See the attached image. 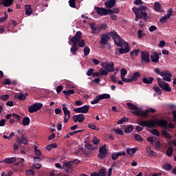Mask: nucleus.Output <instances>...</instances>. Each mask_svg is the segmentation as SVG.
<instances>
[{
  "mask_svg": "<svg viewBox=\"0 0 176 176\" xmlns=\"http://www.w3.org/2000/svg\"><path fill=\"white\" fill-rule=\"evenodd\" d=\"M111 36L114 41L115 45L119 47H123L124 43H126L123 38H121V36H119L118 34H117L116 32H110L107 34H102L101 36H100V44L106 45L107 43L111 40Z\"/></svg>",
  "mask_w": 176,
  "mask_h": 176,
  "instance_id": "obj_1",
  "label": "nucleus"
},
{
  "mask_svg": "<svg viewBox=\"0 0 176 176\" xmlns=\"http://www.w3.org/2000/svg\"><path fill=\"white\" fill-rule=\"evenodd\" d=\"M167 121L166 120H146V121H139L138 124L140 126H144L148 129H152L157 126H161L163 129H167Z\"/></svg>",
  "mask_w": 176,
  "mask_h": 176,
  "instance_id": "obj_2",
  "label": "nucleus"
},
{
  "mask_svg": "<svg viewBox=\"0 0 176 176\" xmlns=\"http://www.w3.org/2000/svg\"><path fill=\"white\" fill-rule=\"evenodd\" d=\"M133 12H134L135 15V21H139L140 19H143L144 21H147V17L148 14H147V6H140L138 7H133L132 8Z\"/></svg>",
  "mask_w": 176,
  "mask_h": 176,
  "instance_id": "obj_3",
  "label": "nucleus"
},
{
  "mask_svg": "<svg viewBox=\"0 0 176 176\" xmlns=\"http://www.w3.org/2000/svg\"><path fill=\"white\" fill-rule=\"evenodd\" d=\"M82 38V33L80 31H77L76 34H74V36L72 37V38L69 40L71 43H72V47L69 50L70 52L72 55H76V52H78V42L79 40H80Z\"/></svg>",
  "mask_w": 176,
  "mask_h": 176,
  "instance_id": "obj_4",
  "label": "nucleus"
},
{
  "mask_svg": "<svg viewBox=\"0 0 176 176\" xmlns=\"http://www.w3.org/2000/svg\"><path fill=\"white\" fill-rule=\"evenodd\" d=\"M154 72L157 75H160L161 77H163V80L166 82H171L173 75L169 71L160 72L159 68H155Z\"/></svg>",
  "mask_w": 176,
  "mask_h": 176,
  "instance_id": "obj_5",
  "label": "nucleus"
},
{
  "mask_svg": "<svg viewBox=\"0 0 176 176\" xmlns=\"http://www.w3.org/2000/svg\"><path fill=\"white\" fill-rule=\"evenodd\" d=\"M140 63L142 64H147L151 62L150 60V54L148 52L146 51H142L140 52Z\"/></svg>",
  "mask_w": 176,
  "mask_h": 176,
  "instance_id": "obj_6",
  "label": "nucleus"
},
{
  "mask_svg": "<svg viewBox=\"0 0 176 176\" xmlns=\"http://www.w3.org/2000/svg\"><path fill=\"white\" fill-rule=\"evenodd\" d=\"M94 9L96 10V13L99 16H107L109 14H111L112 12L111 9H106L100 7H95Z\"/></svg>",
  "mask_w": 176,
  "mask_h": 176,
  "instance_id": "obj_7",
  "label": "nucleus"
},
{
  "mask_svg": "<svg viewBox=\"0 0 176 176\" xmlns=\"http://www.w3.org/2000/svg\"><path fill=\"white\" fill-rule=\"evenodd\" d=\"M157 80L158 86H160V88H161V89L164 90L167 92L171 91V87L169 86V85H168L167 82L162 81V79L160 78H158Z\"/></svg>",
  "mask_w": 176,
  "mask_h": 176,
  "instance_id": "obj_8",
  "label": "nucleus"
},
{
  "mask_svg": "<svg viewBox=\"0 0 176 176\" xmlns=\"http://www.w3.org/2000/svg\"><path fill=\"white\" fill-rule=\"evenodd\" d=\"M107 155H108V151H107V146L104 145L100 147L99 154H98V158H99V160H103L104 158L107 157Z\"/></svg>",
  "mask_w": 176,
  "mask_h": 176,
  "instance_id": "obj_9",
  "label": "nucleus"
},
{
  "mask_svg": "<svg viewBox=\"0 0 176 176\" xmlns=\"http://www.w3.org/2000/svg\"><path fill=\"white\" fill-rule=\"evenodd\" d=\"M41 108H43V104L42 103H34V104H32L28 108V112L30 113H34V112L38 111Z\"/></svg>",
  "mask_w": 176,
  "mask_h": 176,
  "instance_id": "obj_10",
  "label": "nucleus"
},
{
  "mask_svg": "<svg viewBox=\"0 0 176 176\" xmlns=\"http://www.w3.org/2000/svg\"><path fill=\"white\" fill-rule=\"evenodd\" d=\"M101 66L109 73L113 72L116 69L113 63H110V64L109 63H102Z\"/></svg>",
  "mask_w": 176,
  "mask_h": 176,
  "instance_id": "obj_11",
  "label": "nucleus"
},
{
  "mask_svg": "<svg viewBox=\"0 0 176 176\" xmlns=\"http://www.w3.org/2000/svg\"><path fill=\"white\" fill-rule=\"evenodd\" d=\"M62 111H63L64 113V123H68L71 117L70 110H68L66 107H62Z\"/></svg>",
  "mask_w": 176,
  "mask_h": 176,
  "instance_id": "obj_12",
  "label": "nucleus"
},
{
  "mask_svg": "<svg viewBox=\"0 0 176 176\" xmlns=\"http://www.w3.org/2000/svg\"><path fill=\"white\" fill-rule=\"evenodd\" d=\"M90 109V107L89 105H84L83 107L74 109V112L78 113H87L89 112V110Z\"/></svg>",
  "mask_w": 176,
  "mask_h": 176,
  "instance_id": "obj_13",
  "label": "nucleus"
},
{
  "mask_svg": "<svg viewBox=\"0 0 176 176\" xmlns=\"http://www.w3.org/2000/svg\"><path fill=\"white\" fill-rule=\"evenodd\" d=\"M72 120H74V123H82L85 120V117L83 114H78V115H74L72 117Z\"/></svg>",
  "mask_w": 176,
  "mask_h": 176,
  "instance_id": "obj_14",
  "label": "nucleus"
},
{
  "mask_svg": "<svg viewBox=\"0 0 176 176\" xmlns=\"http://www.w3.org/2000/svg\"><path fill=\"white\" fill-rule=\"evenodd\" d=\"M89 28L91 29V34H98L100 33L101 30L98 28L97 25L94 23H89Z\"/></svg>",
  "mask_w": 176,
  "mask_h": 176,
  "instance_id": "obj_15",
  "label": "nucleus"
},
{
  "mask_svg": "<svg viewBox=\"0 0 176 176\" xmlns=\"http://www.w3.org/2000/svg\"><path fill=\"white\" fill-rule=\"evenodd\" d=\"M173 14V9L170 8L168 10V14H164V16H162V18H160V21L161 23H164L166 22L168 19H169Z\"/></svg>",
  "mask_w": 176,
  "mask_h": 176,
  "instance_id": "obj_16",
  "label": "nucleus"
},
{
  "mask_svg": "<svg viewBox=\"0 0 176 176\" xmlns=\"http://www.w3.org/2000/svg\"><path fill=\"white\" fill-rule=\"evenodd\" d=\"M28 143V138L25 135H23L21 138H16V144L27 145Z\"/></svg>",
  "mask_w": 176,
  "mask_h": 176,
  "instance_id": "obj_17",
  "label": "nucleus"
},
{
  "mask_svg": "<svg viewBox=\"0 0 176 176\" xmlns=\"http://www.w3.org/2000/svg\"><path fill=\"white\" fill-rule=\"evenodd\" d=\"M124 45H126L124 48H119L120 54H125L130 52V47L129 45V43L125 42L124 43Z\"/></svg>",
  "mask_w": 176,
  "mask_h": 176,
  "instance_id": "obj_18",
  "label": "nucleus"
},
{
  "mask_svg": "<svg viewBox=\"0 0 176 176\" xmlns=\"http://www.w3.org/2000/svg\"><path fill=\"white\" fill-rule=\"evenodd\" d=\"M28 96V94L19 93L15 96V99H18L20 101H25Z\"/></svg>",
  "mask_w": 176,
  "mask_h": 176,
  "instance_id": "obj_19",
  "label": "nucleus"
},
{
  "mask_svg": "<svg viewBox=\"0 0 176 176\" xmlns=\"http://www.w3.org/2000/svg\"><path fill=\"white\" fill-rule=\"evenodd\" d=\"M116 4V0H109L104 3V6L107 9H111Z\"/></svg>",
  "mask_w": 176,
  "mask_h": 176,
  "instance_id": "obj_20",
  "label": "nucleus"
},
{
  "mask_svg": "<svg viewBox=\"0 0 176 176\" xmlns=\"http://www.w3.org/2000/svg\"><path fill=\"white\" fill-rule=\"evenodd\" d=\"M151 61L154 63H158L160 60L159 54L156 52H155L152 55L150 56Z\"/></svg>",
  "mask_w": 176,
  "mask_h": 176,
  "instance_id": "obj_21",
  "label": "nucleus"
},
{
  "mask_svg": "<svg viewBox=\"0 0 176 176\" xmlns=\"http://www.w3.org/2000/svg\"><path fill=\"white\" fill-rule=\"evenodd\" d=\"M154 81V78L152 77H144L142 78V82L145 85H151Z\"/></svg>",
  "mask_w": 176,
  "mask_h": 176,
  "instance_id": "obj_22",
  "label": "nucleus"
},
{
  "mask_svg": "<svg viewBox=\"0 0 176 176\" xmlns=\"http://www.w3.org/2000/svg\"><path fill=\"white\" fill-rule=\"evenodd\" d=\"M65 167H66V172L67 173H72L73 172V168L76 166L71 164V163H65L64 164Z\"/></svg>",
  "mask_w": 176,
  "mask_h": 176,
  "instance_id": "obj_23",
  "label": "nucleus"
},
{
  "mask_svg": "<svg viewBox=\"0 0 176 176\" xmlns=\"http://www.w3.org/2000/svg\"><path fill=\"white\" fill-rule=\"evenodd\" d=\"M138 151V147H135V148H127L126 153L128 155H134Z\"/></svg>",
  "mask_w": 176,
  "mask_h": 176,
  "instance_id": "obj_24",
  "label": "nucleus"
},
{
  "mask_svg": "<svg viewBox=\"0 0 176 176\" xmlns=\"http://www.w3.org/2000/svg\"><path fill=\"white\" fill-rule=\"evenodd\" d=\"M25 7V14L28 16H30L32 14V8L31 7V5H25L24 6Z\"/></svg>",
  "mask_w": 176,
  "mask_h": 176,
  "instance_id": "obj_25",
  "label": "nucleus"
},
{
  "mask_svg": "<svg viewBox=\"0 0 176 176\" xmlns=\"http://www.w3.org/2000/svg\"><path fill=\"white\" fill-rule=\"evenodd\" d=\"M144 111L142 110H135L132 112L133 114L137 116H142L143 118H147L146 115H144Z\"/></svg>",
  "mask_w": 176,
  "mask_h": 176,
  "instance_id": "obj_26",
  "label": "nucleus"
},
{
  "mask_svg": "<svg viewBox=\"0 0 176 176\" xmlns=\"http://www.w3.org/2000/svg\"><path fill=\"white\" fill-rule=\"evenodd\" d=\"M14 1V0H3L2 4H3V7L8 8V7L12 6Z\"/></svg>",
  "mask_w": 176,
  "mask_h": 176,
  "instance_id": "obj_27",
  "label": "nucleus"
},
{
  "mask_svg": "<svg viewBox=\"0 0 176 176\" xmlns=\"http://www.w3.org/2000/svg\"><path fill=\"white\" fill-rule=\"evenodd\" d=\"M146 153L151 157H155L157 156V153L151 150L149 147H146Z\"/></svg>",
  "mask_w": 176,
  "mask_h": 176,
  "instance_id": "obj_28",
  "label": "nucleus"
},
{
  "mask_svg": "<svg viewBox=\"0 0 176 176\" xmlns=\"http://www.w3.org/2000/svg\"><path fill=\"white\" fill-rule=\"evenodd\" d=\"M133 131V126L129 124V125H126V126H125L124 132L126 134H129Z\"/></svg>",
  "mask_w": 176,
  "mask_h": 176,
  "instance_id": "obj_29",
  "label": "nucleus"
},
{
  "mask_svg": "<svg viewBox=\"0 0 176 176\" xmlns=\"http://www.w3.org/2000/svg\"><path fill=\"white\" fill-rule=\"evenodd\" d=\"M16 162V158L15 157H9V158H6L3 160V162L6 164H13Z\"/></svg>",
  "mask_w": 176,
  "mask_h": 176,
  "instance_id": "obj_30",
  "label": "nucleus"
},
{
  "mask_svg": "<svg viewBox=\"0 0 176 176\" xmlns=\"http://www.w3.org/2000/svg\"><path fill=\"white\" fill-rule=\"evenodd\" d=\"M96 98H99V100L109 99L111 98V95H109V94H102L100 96H96Z\"/></svg>",
  "mask_w": 176,
  "mask_h": 176,
  "instance_id": "obj_31",
  "label": "nucleus"
},
{
  "mask_svg": "<svg viewBox=\"0 0 176 176\" xmlns=\"http://www.w3.org/2000/svg\"><path fill=\"white\" fill-rule=\"evenodd\" d=\"M155 112H156V109H155L153 108H150V109H148L144 111L143 115L146 116V117H148L149 113H154Z\"/></svg>",
  "mask_w": 176,
  "mask_h": 176,
  "instance_id": "obj_32",
  "label": "nucleus"
},
{
  "mask_svg": "<svg viewBox=\"0 0 176 176\" xmlns=\"http://www.w3.org/2000/svg\"><path fill=\"white\" fill-rule=\"evenodd\" d=\"M154 10L157 12H160L162 11V6H160V3L159 2L157 1L155 2Z\"/></svg>",
  "mask_w": 176,
  "mask_h": 176,
  "instance_id": "obj_33",
  "label": "nucleus"
},
{
  "mask_svg": "<svg viewBox=\"0 0 176 176\" xmlns=\"http://www.w3.org/2000/svg\"><path fill=\"white\" fill-rule=\"evenodd\" d=\"M30 124V118L26 116L25 118H23V125L24 126H29Z\"/></svg>",
  "mask_w": 176,
  "mask_h": 176,
  "instance_id": "obj_34",
  "label": "nucleus"
},
{
  "mask_svg": "<svg viewBox=\"0 0 176 176\" xmlns=\"http://www.w3.org/2000/svg\"><path fill=\"white\" fill-rule=\"evenodd\" d=\"M85 47V41L84 39L80 38L78 41H77V47Z\"/></svg>",
  "mask_w": 176,
  "mask_h": 176,
  "instance_id": "obj_35",
  "label": "nucleus"
},
{
  "mask_svg": "<svg viewBox=\"0 0 176 176\" xmlns=\"http://www.w3.org/2000/svg\"><path fill=\"white\" fill-rule=\"evenodd\" d=\"M162 168L166 171H170L172 170V165L169 163H166L162 166Z\"/></svg>",
  "mask_w": 176,
  "mask_h": 176,
  "instance_id": "obj_36",
  "label": "nucleus"
},
{
  "mask_svg": "<svg viewBox=\"0 0 176 176\" xmlns=\"http://www.w3.org/2000/svg\"><path fill=\"white\" fill-rule=\"evenodd\" d=\"M147 141H148V142H150L151 144L154 145V144L156 143L157 141H158V140H157V138H154V137H148V138H147Z\"/></svg>",
  "mask_w": 176,
  "mask_h": 176,
  "instance_id": "obj_37",
  "label": "nucleus"
},
{
  "mask_svg": "<svg viewBox=\"0 0 176 176\" xmlns=\"http://www.w3.org/2000/svg\"><path fill=\"white\" fill-rule=\"evenodd\" d=\"M80 162V160H78V159H76L74 160H71V161H69L68 162H65V164H69V163H71V165L72 166L76 167V166L78 165Z\"/></svg>",
  "mask_w": 176,
  "mask_h": 176,
  "instance_id": "obj_38",
  "label": "nucleus"
},
{
  "mask_svg": "<svg viewBox=\"0 0 176 176\" xmlns=\"http://www.w3.org/2000/svg\"><path fill=\"white\" fill-rule=\"evenodd\" d=\"M57 146L58 145L56 143H53L47 146L46 149L47 151H52V149H55Z\"/></svg>",
  "mask_w": 176,
  "mask_h": 176,
  "instance_id": "obj_39",
  "label": "nucleus"
},
{
  "mask_svg": "<svg viewBox=\"0 0 176 176\" xmlns=\"http://www.w3.org/2000/svg\"><path fill=\"white\" fill-rule=\"evenodd\" d=\"M62 93L64 94L65 96H70L71 95H73L75 94V90H67V91H63Z\"/></svg>",
  "mask_w": 176,
  "mask_h": 176,
  "instance_id": "obj_40",
  "label": "nucleus"
},
{
  "mask_svg": "<svg viewBox=\"0 0 176 176\" xmlns=\"http://www.w3.org/2000/svg\"><path fill=\"white\" fill-rule=\"evenodd\" d=\"M127 107L132 110H138V107H136L135 104H133V103L128 102L126 103Z\"/></svg>",
  "mask_w": 176,
  "mask_h": 176,
  "instance_id": "obj_41",
  "label": "nucleus"
},
{
  "mask_svg": "<svg viewBox=\"0 0 176 176\" xmlns=\"http://www.w3.org/2000/svg\"><path fill=\"white\" fill-rule=\"evenodd\" d=\"M129 121V118L126 116H124L117 122V124H122L124 122Z\"/></svg>",
  "mask_w": 176,
  "mask_h": 176,
  "instance_id": "obj_42",
  "label": "nucleus"
},
{
  "mask_svg": "<svg viewBox=\"0 0 176 176\" xmlns=\"http://www.w3.org/2000/svg\"><path fill=\"white\" fill-rule=\"evenodd\" d=\"M140 53V50H133V51L130 52V56L133 58L134 56H138Z\"/></svg>",
  "mask_w": 176,
  "mask_h": 176,
  "instance_id": "obj_43",
  "label": "nucleus"
},
{
  "mask_svg": "<svg viewBox=\"0 0 176 176\" xmlns=\"http://www.w3.org/2000/svg\"><path fill=\"white\" fill-rule=\"evenodd\" d=\"M162 135L165 137L166 139L171 140V135H170L166 131H162Z\"/></svg>",
  "mask_w": 176,
  "mask_h": 176,
  "instance_id": "obj_44",
  "label": "nucleus"
},
{
  "mask_svg": "<svg viewBox=\"0 0 176 176\" xmlns=\"http://www.w3.org/2000/svg\"><path fill=\"white\" fill-rule=\"evenodd\" d=\"M173 150L172 147L168 148L167 151H166V155H167L168 157H170L173 155Z\"/></svg>",
  "mask_w": 176,
  "mask_h": 176,
  "instance_id": "obj_45",
  "label": "nucleus"
},
{
  "mask_svg": "<svg viewBox=\"0 0 176 176\" xmlns=\"http://www.w3.org/2000/svg\"><path fill=\"white\" fill-rule=\"evenodd\" d=\"M8 99H10V95L9 94H5L3 96H0V100L1 101H8Z\"/></svg>",
  "mask_w": 176,
  "mask_h": 176,
  "instance_id": "obj_46",
  "label": "nucleus"
},
{
  "mask_svg": "<svg viewBox=\"0 0 176 176\" xmlns=\"http://www.w3.org/2000/svg\"><path fill=\"white\" fill-rule=\"evenodd\" d=\"M98 175H100V176H106L107 175V171L106 169L101 168L98 171Z\"/></svg>",
  "mask_w": 176,
  "mask_h": 176,
  "instance_id": "obj_47",
  "label": "nucleus"
},
{
  "mask_svg": "<svg viewBox=\"0 0 176 176\" xmlns=\"http://www.w3.org/2000/svg\"><path fill=\"white\" fill-rule=\"evenodd\" d=\"M90 54V48L88 46H85L84 47V56H87Z\"/></svg>",
  "mask_w": 176,
  "mask_h": 176,
  "instance_id": "obj_48",
  "label": "nucleus"
},
{
  "mask_svg": "<svg viewBox=\"0 0 176 176\" xmlns=\"http://www.w3.org/2000/svg\"><path fill=\"white\" fill-rule=\"evenodd\" d=\"M122 82L129 83L133 82L135 80L132 78H126L124 77H121Z\"/></svg>",
  "mask_w": 176,
  "mask_h": 176,
  "instance_id": "obj_49",
  "label": "nucleus"
},
{
  "mask_svg": "<svg viewBox=\"0 0 176 176\" xmlns=\"http://www.w3.org/2000/svg\"><path fill=\"white\" fill-rule=\"evenodd\" d=\"M140 76V74L139 72H135L134 74H133V76H131V79L134 80H137Z\"/></svg>",
  "mask_w": 176,
  "mask_h": 176,
  "instance_id": "obj_50",
  "label": "nucleus"
},
{
  "mask_svg": "<svg viewBox=\"0 0 176 176\" xmlns=\"http://www.w3.org/2000/svg\"><path fill=\"white\" fill-rule=\"evenodd\" d=\"M134 138L136 141H139L140 142H142V141H144V138H142V136H140L139 134H135L134 135Z\"/></svg>",
  "mask_w": 176,
  "mask_h": 176,
  "instance_id": "obj_51",
  "label": "nucleus"
},
{
  "mask_svg": "<svg viewBox=\"0 0 176 176\" xmlns=\"http://www.w3.org/2000/svg\"><path fill=\"white\" fill-rule=\"evenodd\" d=\"M99 72L101 74V76H103L108 75L109 72H108L107 70H104L103 68H100L99 70Z\"/></svg>",
  "mask_w": 176,
  "mask_h": 176,
  "instance_id": "obj_52",
  "label": "nucleus"
},
{
  "mask_svg": "<svg viewBox=\"0 0 176 176\" xmlns=\"http://www.w3.org/2000/svg\"><path fill=\"white\" fill-rule=\"evenodd\" d=\"M25 174L28 176H34L35 175V171H33L32 169H29L25 171Z\"/></svg>",
  "mask_w": 176,
  "mask_h": 176,
  "instance_id": "obj_53",
  "label": "nucleus"
},
{
  "mask_svg": "<svg viewBox=\"0 0 176 176\" xmlns=\"http://www.w3.org/2000/svg\"><path fill=\"white\" fill-rule=\"evenodd\" d=\"M69 7L72 8H76V0H69Z\"/></svg>",
  "mask_w": 176,
  "mask_h": 176,
  "instance_id": "obj_54",
  "label": "nucleus"
},
{
  "mask_svg": "<svg viewBox=\"0 0 176 176\" xmlns=\"http://www.w3.org/2000/svg\"><path fill=\"white\" fill-rule=\"evenodd\" d=\"M145 36V34L142 33V30H139L138 31V38H139L140 39H141L142 37Z\"/></svg>",
  "mask_w": 176,
  "mask_h": 176,
  "instance_id": "obj_55",
  "label": "nucleus"
},
{
  "mask_svg": "<svg viewBox=\"0 0 176 176\" xmlns=\"http://www.w3.org/2000/svg\"><path fill=\"white\" fill-rule=\"evenodd\" d=\"M151 133L157 137L160 136V132L156 129H153L152 131H151Z\"/></svg>",
  "mask_w": 176,
  "mask_h": 176,
  "instance_id": "obj_56",
  "label": "nucleus"
},
{
  "mask_svg": "<svg viewBox=\"0 0 176 176\" xmlns=\"http://www.w3.org/2000/svg\"><path fill=\"white\" fill-rule=\"evenodd\" d=\"M87 126H89V129H92V130H95L96 131H99V128L97 127L96 125L93 124H89Z\"/></svg>",
  "mask_w": 176,
  "mask_h": 176,
  "instance_id": "obj_57",
  "label": "nucleus"
},
{
  "mask_svg": "<svg viewBox=\"0 0 176 176\" xmlns=\"http://www.w3.org/2000/svg\"><path fill=\"white\" fill-rule=\"evenodd\" d=\"M94 70L93 68H89V70L87 72V76L91 77L94 73Z\"/></svg>",
  "mask_w": 176,
  "mask_h": 176,
  "instance_id": "obj_58",
  "label": "nucleus"
},
{
  "mask_svg": "<svg viewBox=\"0 0 176 176\" xmlns=\"http://www.w3.org/2000/svg\"><path fill=\"white\" fill-rule=\"evenodd\" d=\"M153 89H154L155 92L157 93L158 95H162V90H160L159 87H154Z\"/></svg>",
  "mask_w": 176,
  "mask_h": 176,
  "instance_id": "obj_59",
  "label": "nucleus"
},
{
  "mask_svg": "<svg viewBox=\"0 0 176 176\" xmlns=\"http://www.w3.org/2000/svg\"><path fill=\"white\" fill-rule=\"evenodd\" d=\"M126 74H127L126 69L125 68H122L121 69V78L126 76Z\"/></svg>",
  "mask_w": 176,
  "mask_h": 176,
  "instance_id": "obj_60",
  "label": "nucleus"
},
{
  "mask_svg": "<svg viewBox=\"0 0 176 176\" xmlns=\"http://www.w3.org/2000/svg\"><path fill=\"white\" fill-rule=\"evenodd\" d=\"M114 132L119 134V135H124L123 131H122L120 129H114Z\"/></svg>",
  "mask_w": 176,
  "mask_h": 176,
  "instance_id": "obj_61",
  "label": "nucleus"
},
{
  "mask_svg": "<svg viewBox=\"0 0 176 176\" xmlns=\"http://www.w3.org/2000/svg\"><path fill=\"white\" fill-rule=\"evenodd\" d=\"M12 118L16 119V122H19L21 120V116L19 114L12 113Z\"/></svg>",
  "mask_w": 176,
  "mask_h": 176,
  "instance_id": "obj_62",
  "label": "nucleus"
},
{
  "mask_svg": "<svg viewBox=\"0 0 176 176\" xmlns=\"http://www.w3.org/2000/svg\"><path fill=\"white\" fill-rule=\"evenodd\" d=\"M155 149L160 150V142L159 140H157L156 142H154Z\"/></svg>",
  "mask_w": 176,
  "mask_h": 176,
  "instance_id": "obj_63",
  "label": "nucleus"
},
{
  "mask_svg": "<svg viewBox=\"0 0 176 176\" xmlns=\"http://www.w3.org/2000/svg\"><path fill=\"white\" fill-rule=\"evenodd\" d=\"M114 153L119 156H126V153L125 151H119L118 153Z\"/></svg>",
  "mask_w": 176,
  "mask_h": 176,
  "instance_id": "obj_64",
  "label": "nucleus"
}]
</instances>
